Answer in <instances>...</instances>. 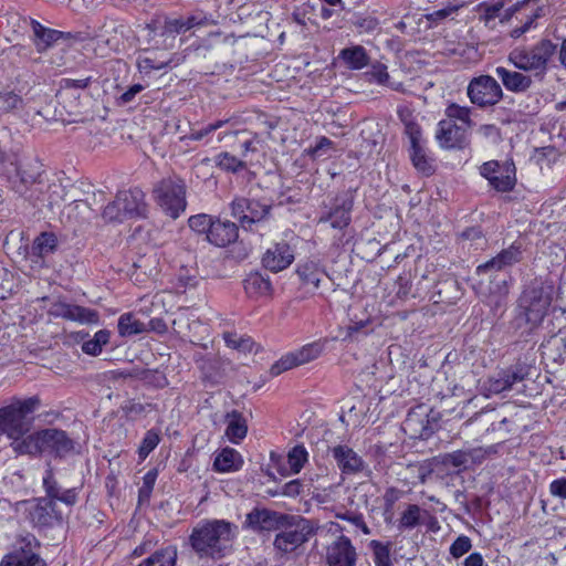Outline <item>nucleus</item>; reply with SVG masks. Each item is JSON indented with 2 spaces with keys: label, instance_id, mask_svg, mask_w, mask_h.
Here are the masks:
<instances>
[{
  "label": "nucleus",
  "instance_id": "nucleus-9",
  "mask_svg": "<svg viewBox=\"0 0 566 566\" xmlns=\"http://www.w3.org/2000/svg\"><path fill=\"white\" fill-rule=\"evenodd\" d=\"M527 376V366L517 364L511 368L502 369L483 380L480 389L484 396L490 397L511 390L516 382L523 381Z\"/></svg>",
  "mask_w": 566,
  "mask_h": 566
},
{
  "label": "nucleus",
  "instance_id": "nucleus-32",
  "mask_svg": "<svg viewBox=\"0 0 566 566\" xmlns=\"http://www.w3.org/2000/svg\"><path fill=\"white\" fill-rule=\"evenodd\" d=\"M244 290L250 297H260L270 295L272 285L269 277L254 272L250 273L244 280Z\"/></svg>",
  "mask_w": 566,
  "mask_h": 566
},
{
  "label": "nucleus",
  "instance_id": "nucleus-60",
  "mask_svg": "<svg viewBox=\"0 0 566 566\" xmlns=\"http://www.w3.org/2000/svg\"><path fill=\"white\" fill-rule=\"evenodd\" d=\"M223 339L230 348L243 352L251 350L252 348V340L250 338L238 337V335L233 333H224Z\"/></svg>",
  "mask_w": 566,
  "mask_h": 566
},
{
  "label": "nucleus",
  "instance_id": "nucleus-3",
  "mask_svg": "<svg viewBox=\"0 0 566 566\" xmlns=\"http://www.w3.org/2000/svg\"><path fill=\"white\" fill-rule=\"evenodd\" d=\"M556 52V45L549 40H541L533 46L513 49L507 60L523 72H530L534 78L543 81L548 72V63Z\"/></svg>",
  "mask_w": 566,
  "mask_h": 566
},
{
  "label": "nucleus",
  "instance_id": "nucleus-31",
  "mask_svg": "<svg viewBox=\"0 0 566 566\" xmlns=\"http://www.w3.org/2000/svg\"><path fill=\"white\" fill-rule=\"evenodd\" d=\"M243 459L231 448H224L214 459L213 468L218 472H234L241 469Z\"/></svg>",
  "mask_w": 566,
  "mask_h": 566
},
{
  "label": "nucleus",
  "instance_id": "nucleus-41",
  "mask_svg": "<svg viewBox=\"0 0 566 566\" xmlns=\"http://www.w3.org/2000/svg\"><path fill=\"white\" fill-rule=\"evenodd\" d=\"M422 514H428L422 511L417 504H409L401 513L399 518V527L403 530H412L421 523Z\"/></svg>",
  "mask_w": 566,
  "mask_h": 566
},
{
  "label": "nucleus",
  "instance_id": "nucleus-20",
  "mask_svg": "<svg viewBox=\"0 0 566 566\" xmlns=\"http://www.w3.org/2000/svg\"><path fill=\"white\" fill-rule=\"evenodd\" d=\"M31 522L36 526H51L62 521L56 503L45 497L36 499L29 510Z\"/></svg>",
  "mask_w": 566,
  "mask_h": 566
},
{
  "label": "nucleus",
  "instance_id": "nucleus-10",
  "mask_svg": "<svg viewBox=\"0 0 566 566\" xmlns=\"http://www.w3.org/2000/svg\"><path fill=\"white\" fill-rule=\"evenodd\" d=\"M325 347V343L317 340L304 345L295 352L283 355L277 361H275L271 368V376L275 377L282 373L290 370L294 367L307 364L321 356Z\"/></svg>",
  "mask_w": 566,
  "mask_h": 566
},
{
  "label": "nucleus",
  "instance_id": "nucleus-24",
  "mask_svg": "<svg viewBox=\"0 0 566 566\" xmlns=\"http://www.w3.org/2000/svg\"><path fill=\"white\" fill-rule=\"evenodd\" d=\"M43 486L46 493L45 499L53 502L60 501L69 506H72L77 501V491L75 488L63 490L54 479L53 471L46 470L43 478Z\"/></svg>",
  "mask_w": 566,
  "mask_h": 566
},
{
  "label": "nucleus",
  "instance_id": "nucleus-50",
  "mask_svg": "<svg viewBox=\"0 0 566 566\" xmlns=\"http://www.w3.org/2000/svg\"><path fill=\"white\" fill-rule=\"evenodd\" d=\"M472 457V453L469 451L458 450L452 453H448L443 455L442 463L446 467H452L457 470H462L467 468L469 459Z\"/></svg>",
  "mask_w": 566,
  "mask_h": 566
},
{
  "label": "nucleus",
  "instance_id": "nucleus-35",
  "mask_svg": "<svg viewBox=\"0 0 566 566\" xmlns=\"http://www.w3.org/2000/svg\"><path fill=\"white\" fill-rule=\"evenodd\" d=\"M117 329L122 337H130L148 332L146 323L140 322L134 313L122 314L118 318Z\"/></svg>",
  "mask_w": 566,
  "mask_h": 566
},
{
  "label": "nucleus",
  "instance_id": "nucleus-49",
  "mask_svg": "<svg viewBox=\"0 0 566 566\" xmlns=\"http://www.w3.org/2000/svg\"><path fill=\"white\" fill-rule=\"evenodd\" d=\"M102 216L105 221L114 223H122L129 220L125 211H123L122 205L117 203V196L104 208Z\"/></svg>",
  "mask_w": 566,
  "mask_h": 566
},
{
  "label": "nucleus",
  "instance_id": "nucleus-51",
  "mask_svg": "<svg viewBox=\"0 0 566 566\" xmlns=\"http://www.w3.org/2000/svg\"><path fill=\"white\" fill-rule=\"evenodd\" d=\"M160 437L155 430H148L138 448V455L144 461L148 454L159 444Z\"/></svg>",
  "mask_w": 566,
  "mask_h": 566
},
{
  "label": "nucleus",
  "instance_id": "nucleus-7",
  "mask_svg": "<svg viewBox=\"0 0 566 566\" xmlns=\"http://www.w3.org/2000/svg\"><path fill=\"white\" fill-rule=\"evenodd\" d=\"M0 566H46L38 538L31 533L19 534L10 552L1 558Z\"/></svg>",
  "mask_w": 566,
  "mask_h": 566
},
{
  "label": "nucleus",
  "instance_id": "nucleus-8",
  "mask_svg": "<svg viewBox=\"0 0 566 566\" xmlns=\"http://www.w3.org/2000/svg\"><path fill=\"white\" fill-rule=\"evenodd\" d=\"M470 102L479 107L497 104L503 97L500 84L490 75L473 77L467 87Z\"/></svg>",
  "mask_w": 566,
  "mask_h": 566
},
{
  "label": "nucleus",
  "instance_id": "nucleus-38",
  "mask_svg": "<svg viewBox=\"0 0 566 566\" xmlns=\"http://www.w3.org/2000/svg\"><path fill=\"white\" fill-rule=\"evenodd\" d=\"M542 356L553 361L559 363L566 359V343L560 337H552L542 344Z\"/></svg>",
  "mask_w": 566,
  "mask_h": 566
},
{
  "label": "nucleus",
  "instance_id": "nucleus-37",
  "mask_svg": "<svg viewBox=\"0 0 566 566\" xmlns=\"http://www.w3.org/2000/svg\"><path fill=\"white\" fill-rule=\"evenodd\" d=\"M57 248V238L52 232H42L33 241L31 253L38 258L52 254Z\"/></svg>",
  "mask_w": 566,
  "mask_h": 566
},
{
  "label": "nucleus",
  "instance_id": "nucleus-62",
  "mask_svg": "<svg viewBox=\"0 0 566 566\" xmlns=\"http://www.w3.org/2000/svg\"><path fill=\"white\" fill-rule=\"evenodd\" d=\"M471 539L465 535H461L457 537V539L451 544L450 554L454 558H460L461 556L467 554L471 549Z\"/></svg>",
  "mask_w": 566,
  "mask_h": 566
},
{
  "label": "nucleus",
  "instance_id": "nucleus-16",
  "mask_svg": "<svg viewBox=\"0 0 566 566\" xmlns=\"http://www.w3.org/2000/svg\"><path fill=\"white\" fill-rule=\"evenodd\" d=\"M357 553L350 539L338 536L326 547L327 566H355Z\"/></svg>",
  "mask_w": 566,
  "mask_h": 566
},
{
  "label": "nucleus",
  "instance_id": "nucleus-56",
  "mask_svg": "<svg viewBox=\"0 0 566 566\" xmlns=\"http://www.w3.org/2000/svg\"><path fill=\"white\" fill-rule=\"evenodd\" d=\"M499 255L505 266L511 268L514 264L521 262L523 255L522 247L521 244L513 243L507 249L502 250Z\"/></svg>",
  "mask_w": 566,
  "mask_h": 566
},
{
  "label": "nucleus",
  "instance_id": "nucleus-44",
  "mask_svg": "<svg viewBox=\"0 0 566 566\" xmlns=\"http://www.w3.org/2000/svg\"><path fill=\"white\" fill-rule=\"evenodd\" d=\"M410 158L415 168L423 175L429 176L434 171L432 159L427 156L426 150L421 145L418 147H411Z\"/></svg>",
  "mask_w": 566,
  "mask_h": 566
},
{
  "label": "nucleus",
  "instance_id": "nucleus-48",
  "mask_svg": "<svg viewBox=\"0 0 566 566\" xmlns=\"http://www.w3.org/2000/svg\"><path fill=\"white\" fill-rule=\"evenodd\" d=\"M23 99L13 91H0V115L21 108Z\"/></svg>",
  "mask_w": 566,
  "mask_h": 566
},
{
  "label": "nucleus",
  "instance_id": "nucleus-39",
  "mask_svg": "<svg viewBox=\"0 0 566 566\" xmlns=\"http://www.w3.org/2000/svg\"><path fill=\"white\" fill-rule=\"evenodd\" d=\"M308 453L304 446H295L287 453V463L290 467V471L285 472L282 470L283 475L287 474H297L303 469L304 464L307 462Z\"/></svg>",
  "mask_w": 566,
  "mask_h": 566
},
{
  "label": "nucleus",
  "instance_id": "nucleus-14",
  "mask_svg": "<svg viewBox=\"0 0 566 566\" xmlns=\"http://www.w3.org/2000/svg\"><path fill=\"white\" fill-rule=\"evenodd\" d=\"M489 285L484 289L482 282L479 283V294L482 302L492 311H497L505 304L506 296L510 292L507 277L501 274L486 275Z\"/></svg>",
  "mask_w": 566,
  "mask_h": 566
},
{
  "label": "nucleus",
  "instance_id": "nucleus-59",
  "mask_svg": "<svg viewBox=\"0 0 566 566\" xmlns=\"http://www.w3.org/2000/svg\"><path fill=\"white\" fill-rule=\"evenodd\" d=\"M229 123H230L229 118L228 119H219V120H216L214 123L208 124L207 126H205L200 129H197V130L192 129L189 135V138L191 140H200L203 137H206L207 135L216 132L217 129L222 128L223 126H226Z\"/></svg>",
  "mask_w": 566,
  "mask_h": 566
},
{
  "label": "nucleus",
  "instance_id": "nucleus-22",
  "mask_svg": "<svg viewBox=\"0 0 566 566\" xmlns=\"http://www.w3.org/2000/svg\"><path fill=\"white\" fill-rule=\"evenodd\" d=\"M496 76L502 81L503 86L512 93H525L533 86V75L520 72V70H509L503 66L495 69Z\"/></svg>",
  "mask_w": 566,
  "mask_h": 566
},
{
  "label": "nucleus",
  "instance_id": "nucleus-55",
  "mask_svg": "<svg viewBox=\"0 0 566 566\" xmlns=\"http://www.w3.org/2000/svg\"><path fill=\"white\" fill-rule=\"evenodd\" d=\"M505 269L507 268L497 254L489 261L478 265L475 272L478 275H491L499 274V272L504 271Z\"/></svg>",
  "mask_w": 566,
  "mask_h": 566
},
{
  "label": "nucleus",
  "instance_id": "nucleus-40",
  "mask_svg": "<svg viewBox=\"0 0 566 566\" xmlns=\"http://www.w3.org/2000/svg\"><path fill=\"white\" fill-rule=\"evenodd\" d=\"M111 338V332L107 329H99L93 336V338L82 344V350L91 356H97L102 353L103 346L108 344Z\"/></svg>",
  "mask_w": 566,
  "mask_h": 566
},
{
  "label": "nucleus",
  "instance_id": "nucleus-46",
  "mask_svg": "<svg viewBox=\"0 0 566 566\" xmlns=\"http://www.w3.org/2000/svg\"><path fill=\"white\" fill-rule=\"evenodd\" d=\"M216 165L228 172H239L247 168V165L244 161L238 159L235 156L231 155L230 153H221L216 157Z\"/></svg>",
  "mask_w": 566,
  "mask_h": 566
},
{
  "label": "nucleus",
  "instance_id": "nucleus-29",
  "mask_svg": "<svg viewBox=\"0 0 566 566\" xmlns=\"http://www.w3.org/2000/svg\"><path fill=\"white\" fill-rule=\"evenodd\" d=\"M227 429L226 436L234 444L240 443L247 436L248 426L244 417L237 410L226 416Z\"/></svg>",
  "mask_w": 566,
  "mask_h": 566
},
{
  "label": "nucleus",
  "instance_id": "nucleus-13",
  "mask_svg": "<svg viewBox=\"0 0 566 566\" xmlns=\"http://www.w3.org/2000/svg\"><path fill=\"white\" fill-rule=\"evenodd\" d=\"M354 200L352 196L347 193L337 196L333 206L322 213L318 223H329L333 229L343 231L350 224Z\"/></svg>",
  "mask_w": 566,
  "mask_h": 566
},
{
  "label": "nucleus",
  "instance_id": "nucleus-57",
  "mask_svg": "<svg viewBox=\"0 0 566 566\" xmlns=\"http://www.w3.org/2000/svg\"><path fill=\"white\" fill-rule=\"evenodd\" d=\"M157 470H149L143 478V484L138 491L139 502L148 501L157 480Z\"/></svg>",
  "mask_w": 566,
  "mask_h": 566
},
{
  "label": "nucleus",
  "instance_id": "nucleus-1",
  "mask_svg": "<svg viewBox=\"0 0 566 566\" xmlns=\"http://www.w3.org/2000/svg\"><path fill=\"white\" fill-rule=\"evenodd\" d=\"M237 533V525L226 520H203L192 528L189 542L200 558H221Z\"/></svg>",
  "mask_w": 566,
  "mask_h": 566
},
{
  "label": "nucleus",
  "instance_id": "nucleus-52",
  "mask_svg": "<svg viewBox=\"0 0 566 566\" xmlns=\"http://www.w3.org/2000/svg\"><path fill=\"white\" fill-rule=\"evenodd\" d=\"M214 219L216 218H213L212 216L205 213L196 214L189 218L188 224L193 231L198 233H206V235L208 237Z\"/></svg>",
  "mask_w": 566,
  "mask_h": 566
},
{
  "label": "nucleus",
  "instance_id": "nucleus-23",
  "mask_svg": "<svg viewBox=\"0 0 566 566\" xmlns=\"http://www.w3.org/2000/svg\"><path fill=\"white\" fill-rule=\"evenodd\" d=\"M238 227L229 220L216 218L207 240L216 247H227L238 239Z\"/></svg>",
  "mask_w": 566,
  "mask_h": 566
},
{
  "label": "nucleus",
  "instance_id": "nucleus-21",
  "mask_svg": "<svg viewBox=\"0 0 566 566\" xmlns=\"http://www.w3.org/2000/svg\"><path fill=\"white\" fill-rule=\"evenodd\" d=\"M117 203L122 205L123 211H125L128 219L146 217L147 205L145 202V193L139 188L118 191Z\"/></svg>",
  "mask_w": 566,
  "mask_h": 566
},
{
  "label": "nucleus",
  "instance_id": "nucleus-42",
  "mask_svg": "<svg viewBox=\"0 0 566 566\" xmlns=\"http://www.w3.org/2000/svg\"><path fill=\"white\" fill-rule=\"evenodd\" d=\"M472 108L468 106H461L457 103H450L444 109V119H450L453 123L459 120L463 125L471 127L473 122L471 119Z\"/></svg>",
  "mask_w": 566,
  "mask_h": 566
},
{
  "label": "nucleus",
  "instance_id": "nucleus-64",
  "mask_svg": "<svg viewBox=\"0 0 566 566\" xmlns=\"http://www.w3.org/2000/svg\"><path fill=\"white\" fill-rule=\"evenodd\" d=\"M549 493L560 500L566 499V478H559L551 482Z\"/></svg>",
  "mask_w": 566,
  "mask_h": 566
},
{
  "label": "nucleus",
  "instance_id": "nucleus-30",
  "mask_svg": "<svg viewBox=\"0 0 566 566\" xmlns=\"http://www.w3.org/2000/svg\"><path fill=\"white\" fill-rule=\"evenodd\" d=\"M31 28L33 32V42L39 52L48 50L62 35L60 31L45 28L35 20L31 21Z\"/></svg>",
  "mask_w": 566,
  "mask_h": 566
},
{
  "label": "nucleus",
  "instance_id": "nucleus-6",
  "mask_svg": "<svg viewBox=\"0 0 566 566\" xmlns=\"http://www.w3.org/2000/svg\"><path fill=\"white\" fill-rule=\"evenodd\" d=\"M153 192L156 202L171 218L176 219L185 211L186 184L178 176L163 178L155 185Z\"/></svg>",
  "mask_w": 566,
  "mask_h": 566
},
{
  "label": "nucleus",
  "instance_id": "nucleus-43",
  "mask_svg": "<svg viewBox=\"0 0 566 566\" xmlns=\"http://www.w3.org/2000/svg\"><path fill=\"white\" fill-rule=\"evenodd\" d=\"M171 63H174V65H178L180 63V59L178 57L176 61L174 57L168 60H158L156 56L145 55L138 59L137 65L140 72L148 74L151 71H159L168 67Z\"/></svg>",
  "mask_w": 566,
  "mask_h": 566
},
{
  "label": "nucleus",
  "instance_id": "nucleus-33",
  "mask_svg": "<svg viewBox=\"0 0 566 566\" xmlns=\"http://www.w3.org/2000/svg\"><path fill=\"white\" fill-rule=\"evenodd\" d=\"M20 184L27 189L29 186L42 184V166L36 160L21 163L17 169Z\"/></svg>",
  "mask_w": 566,
  "mask_h": 566
},
{
  "label": "nucleus",
  "instance_id": "nucleus-17",
  "mask_svg": "<svg viewBox=\"0 0 566 566\" xmlns=\"http://www.w3.org/2000/svg\"><path fill=\"white\" fill-rule=\"evenodd\" d=\"M41 431L43 453L49 452L55 457L63 458L74 450L75 442L64 430L48 428L42 429Z\"/></svg>",
  "mask_w": 566,
  "mask_h": 566
},
{
  "label": "nucleus",
  "instance_id": "nucleus-5",
  "mask_svg": "<svg viewBox=\"0 0 566 566\" xmlns=\"http://www.w3.org/2000/svg\"><path fill=\"white\" fill-rule=\"evenodd\" d=\"M274 538V547L281 553H292L306 543L314 534L315 528L310 520L300 515H289Z\"/></svg>",
  "mask_w": 566,
  "mask_h": 566
},
{
  "label": "nucleus",
  "instance_id": "nucleus-45",
  "mask_svg": "<svg viewBox=\"0 0 566 566\" xmlns=\"http://www.w3.org/2000/svg\"><path fill=\"white\" fill-rule=\"evenodd\" d=\"M357 33L359 34H376L380 32V22L378 18L373 14H359L353 22Z\"/></svg>",
  "mask_w": 566,
  "mask_h": 566
},
{
  "label": "nucleus",
  "instance_id": "nucleus-15",
  "mask_svg": "<svg viewBox=\"0 0 566 566\" xmlns=\"http://www.w3.org/2000/svg\"><path fill=\"white\" fill-rule=\"evenodd\" d=\"M290 514H283L268 509H253L247 514L244 526L254 532H271L282 527Z\"/></svg>",
  "mask_w": 566,
  "mask_h": 566
},
{
  "label": "nucleus",
  "instance_id": "nucleus-25",
  "mask_svg": "<svg viewBox=\"0 0 566 566\" xmlns=\"http://www.w3.org/2000/svg\"><path fill=\"white\" fill-rule=\"evenodd\" d=\"M332 453L343 473L354 474L363 470V459L348 446H336Z\"/></svg>",
  "mask_w": 566,
  "mask_h": 566
},
{
  "label": "nucleus",
  "instance_id": "nucleus-28",
  "mask_svg": "<svg viewBox=\"0 0 566 566\" xmlns=\"http://www.w3.org/2000/svg\"><path fill=\"white\" fill-rule=\"evenodd\" d=\"M11 447L19 454L39 455L43 453L42 431H35L27 437L13 438Z\"/></svg>",
  "mask_w": 566,
  "mask_h": 566
},
{
  "label": "nucleus",
  "instance_id": "nucleus-11",
  "mask_svg": "<svg viewBox=\"0 0 566 566\" xmlns=\"http://www.w3.org/2000/svg\"><path fill=\"white\" fill-rule=\"evenodd\" d=\"M480 174L496 191L506 192L515 186V167L512 163L486 161L480 167Z\"/></svg>",
  "mask_w": 566,
  "mask_h": 566
},
{
  "label": "nucleus",
  "instance_id": "nucleus-58",
  "mask_svg": "<svg viewBox=\"0 0 566 566\" xmlns=\"http://www.w3.org/2000/svg\"><path fill=\"white\" fill-rule=\"evenodd\" d=\"M172 329L182 338L189 337L190 317L187 311H180L172 321Z\"/></svg>",
  "mask_w": 566,
  "mask_h": 566
},
{
  "label": "nucleus",
  "instance_id": "nucleus-4",
  "mask_svg": "<svg viewBox=\"0 0 566 566\" xmlns=\"http://www.w3.org/2000/svg\"><path fill=\"white\" fill-rule=\"evenodd\" d=\"M40 407V399L29 397L23 400H14L9 406L0 408V434L9 439L24 436L30 428L25 417Z\"/></svg>",
  "mask_w": 566,
  "mask_h": 566
},
{
  "label": "nucleus",
  "instance_id": "nucleus-12",
  "mask_svg": "<svg viewBox=\"0 0 566 566\" xmlns=\"http://www.w3.org/2000/svg\"><path fill=\"white\" fill-rule=\"evenodd\" d=\"M270 212V206L258 200L235 198L231 202V214L237 218L244 229L262 221Z\"/></svg>",
  "mask_w": 566,
  "mask_h": 566
},
{
  "label": "nucleus",
  "instance_id": "nucleus-36",
  "mask_svg": "<svg viewBox=\"0 0 566 566\" xmlns=\"http://www.w3.org/2000/svg\"><path fill=\"white\" fill-rule=\"evenodd\" d=\"M339 57L352 70H360L369 63V56L361 45L343 49L339 53Z\"/></svg>",
  "mask_w": 566,
  "mask_h": 566
},
{
  "label": "nucleus",
  "instance_id": "nucleus-18",
  "mask_svg": "<svg viewBox=\"0 0 566 566\" xmlns=\"http://www.w3.org/2000/svg\"><path fill=\"white\" fill-rule=\"evenodd\" d=\"M294 259V251L291 245L286 242H277L265 251L262 264L266 270L277 273L289 268Z\"/></svg>",
  "mask_w": 566,
  "mask_h": 566
},
{
  "label": "nucleus",
  "instance_id": "nucleus-47",
  "mask_svg": "<svg viewBox=\"0 0 566 566\" xmlns=\"http://www.w3.org/2000/svg\"><path fill=\"white\" fill-rule=\"evenodd\" d=\"M186 24L185 18H175V19H166L164 27L161 29V36H166L167 39H170V43L166 44V46H172L176 34L186 32Z\"/></svg>",
  "mask_w": 566,
  "mask_h": 566
},
{
  "label": "nucleus",
  "instance_id": "nucleus-54",
  "mask_svg": "<svg viewBox=\"0 0 566 566\" xmlns=\"http://www.w3.org/2000/svg\"><path fill=\"white\" fill-rule=\"evenodd\" d=\"M370 547L374 553V562L376 566H391L390 552L388 545H384L378 541H371Z\"/></svg>",
  "mask_w": 566,
  "mask_h": 566
},
{
  "label": "nucleus",
  "instance_id": "nucleus-53",
  "mask_svg": "<svg viewBox=\"0 0 566 566\" xmlns=\"http://www.w3.org/2000/svg\"><path fill=\"white\" fill-rule=\"evenodd\" d=\"M335 516L339 520L346 521L354 525L355 527L359 528L365 535H369L370 528L364 521V516L360 513H357L355 511H345V512H337Z\"/></svg>",
  "mask_w": 566,
  "mask_h": 566
},
{
  "label": "nucleus",
  "instance_id": "nucleus-26",
  "mask_svg": "<svg viewBox=\"0 0 566 566\" xmlns=\"http://www.w3.org/2000/svg\"><path fill=\"white\" fill-rule=\"evenodd\" d=\"M56 314L63 318L80 322L82 324H97L99 315L95 310L74 304H60L56 306Z\"/></svg>",
  "mask_w": 566,
  "mask_h": 566
},
{
  "label": "nucleus",
  "instance_id": "nucleus-61",
  "mask_svg": "<svg viewBox=\"0 0 566 566\" xmlns=\"http://www.w3.org/2000/svg\"><path fill=\"white\" fill-rule=\"evenodd\" d=\"M457 11V7L447 6L442 9L434 10L426 14V19L430 22V27H437L442 21L451 17Z\"/></svg>",
  "mask_w": 566,
  "mask_h": 566
},
{
  "label": "nucleus",
  "instance_id": "nucleus-34",
  "mask_svg": "<svg viewBox=\"0 0 566 566\" xmlns=\"http://www.w3.org/2000/svg\"><path fill=\"white\" fill-rule=\"evenodd\" d=\"M177 547L168 545L157 549L137 566H176Z\"/></svg>",
  "mask_w": 566,
  "mask_h": 566
},
{
  "label": "nucleus",
  "instance_id": "nucleus-27",
  "mask_svg": "<svg viewBox=\"0 0 566 566\" xmlns=\"http://www.w3.org/2000/svg\"><path fill=\"white\" fill-rule=\"evenodd\" d=\"M296 273L302 284L313 290H317L321 282L327 276L325 270L315 261L298 264Z\"/></svg>",
  "mask_w": 566,
  "mask_h": 566
},
{
  "label": "nucleus",
  "instance_id": "nucleus-2",
  "mask_svg": "<svg viewBox=\"0 0 566 566\" xmlns=\"http://www.w3.org/2000/svg\"><path fill=\"white\" fill-rule=\"evenodd\" d=\"M553 301L551 285L534 284L527 287L518 300L516 316L513 321L521 335H530L537 329L547 315Z\"/></svg>",
  "mask_w": 566,
  "mask_h": 566
},
{
  "label": "nucleus",
  "instance_id": "nucleus-19",
  "mask_svg": "<svg viewBox=\"0 0 566 566\" xmlns=\"http://www.w3.org/2000/svg\"><path fill=\"white\" fill-rule=\"evenodd\" d=\"M436 139L442 148H462L467 143V133L452 120L441 119L436 130Z\"/></svg>",
  "mask_w": 566,
  "mask_h": 566
},
{
  "label": "nucleus",
  "instance_id": "nucleus-63",
  "mask_svg": "<svg viewBox=\"0 0 566 566\" xmlns=\"http://www.w3.org/2000/svg\"><path fill=\"white\" fill-rule=\"evenodd\" d=\"M367 75L369 76L370 82H375L380 85H386L389 81L387 66L380 63L373 65Z\"/></svg>",
  "mask_w": 566,
  "mask_h": 566
}]
</instances>
